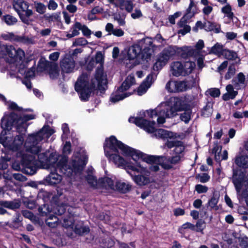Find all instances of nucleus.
Wrapping results in <instances>:
<instances>
[{"label": "nucleus", "instance_id": "obj_1", "mask_svg": "<svg viewBox=\"0 0 248 248\" xmlns=\"http://www.w3.org/2000/svg\"><path fill=\"white\" fill-rule=\"evenodd\" d=\"M54 132V130L49 127L44 126L38 132L29 135L25 142L27 153L22 156L21 160V164L27 174H34L39 165L44 169L50 170L51 172L46 177V181L48 184L51 185L59 184L62 180L61 175L55 171L59 170L60 172L68 177L75 176L83 170L88 158L86 151L83 149L75 152L68 164H65V158L57 162L58 155L56 153L50 154L48 157V152L39 154L42 150L40 142L47 139Z\"/></svg>", "mask_w": 248, "mask_h": 248}, {"label": "nucleus", "instance_id": "obj_2", "mask_svg": "<svg viewBox=\"0 0 248 248\" xmlns=\"http://www.w3.org/2000/svg\"><path fill=\"white\" fill-rule=\"evenodd\" d=\"M104 149L105 155L109 160L119 167H124L137 185L142 186L152 182L148 167L145 166L141 162H136L135 164L126 162L120 155V153H121L125 156H130L137 161L138 159L143 158L142 153L124 144L118 140L114 136H111L106 139Z\"/></svg>", "mask_w": 248, "mask_h": 248}, {"label": "nucleus", "instance_id": "obj_3", "mask_svg": "<svg viewBox=\"0 0 248 248\" xmlns=\"http://www.w3.org/2000/svg\"><path fill=\"white\" fill-rule=\"evenodd\" d=\"M95 61L99 66L96 70L94 78L92 79L91 83H89L88 75L82 74L75 84V90L79 93L82 100H87L93 89L105 90L107 86V75L104 73L103 69L104 56L101 52L96 53Z\"/></svg>", "mask_w": 248, "mask_h": 248}, {"label": "nucleus", "instance_id": "obj_4", "mask_svg": "<svg viewBox=\"0 0 248 248\" xmlns=\"http://www.w3.org/2000/svg\"><path fill=\"white\" fill-rule=\"evenodd\" d=\"M170 105L167 103H162L155 109L147 110L144 112V116L153 118L158 116L157 123L162 124L165 122L166 118H171L177 115L178 111L185 108L183 101L178 97L170 98Z\"/></svg>", "mask_w": 248, "mask_h": 248}, {"label": "nucleus", "instance_id": "obj_5", "mask_svg": "<svg viewBox=\"0 0 248 248\" xmlns=\"http://www.w3.org/2000/svg\"><path fill=\"white\" fill-rule=\"evenodd\" d=\"M0 49V58H4L9 63L14 64L16 69L15 72L25 73V55L21 48H16L12 45H3Z\"/></svg>", "mask_w": 248, "mask_h": 248}, {"label": "nucleus", "instance_id": "obj_6", "mask_svg": "<svg viewBox=\"0 0 248 248\" xmlns=\"http://www.w3.org/2000/svg\"><path fill=\"white\" fill-rule=\"evenodd\" d=\"M34 119L32 115L23 114L18 117L15 113H5L1 120L2 131L10 130L15 125L20 132L26 131L27 127L26 122Z\"/></svg>", "mask_w": 248, "mask_h": 248}, {"label": "nucleus", "instance_id": "obj_7", "mask_svg": "<svg viewBox=\"0 0 248 248\" xmlns=\"http://www.w3.org/2000/svg\"><path fill=\"white\" fill-rule=\"evenodd\" d=\"M157 46L153 44V40L150 37H146L140 40L138 44L130 46L127 52L129 59L134 60L137 58L141 53L142 57L145 59L149 58L156 49Z\"/></svg>", "mask_w": 248, "mask_h": 248}, {"label": "nucleus", "instance_id": "obj_8", "mask_svg": "<svg viewBox=\"0 0 248 248\" xmlns=\"http://www.w3.org/2000/svg\"><path fill=\"white\" fill-rule=\"evenodd\" d=\"M129 122L135 124L138 126L143 128L148 133H154L157 138L166 139H174L178 137L176 133L165 130L162 129L156 130L155 122H150L141 118L131 117L129 119Z\"/></svg>", "mask_w": 248, "mask_h": 248}, {"label": "nucleus", "instance_id": "obj_9", "mask_svg": "<svg viewBox=\"0 0 248 248\" xmlns=\"http://www.w3.org/2000/svg\"><path fill=\"white\" fill-rule=\"evenodd\" d=\"M23 141L24 138L21 135H17L14 138L6 131H2L0 135V143L5 148L13 151L19 149Z\"/></svg>", "mask_w": 248, "mask_h": 248}, {"label": "nucleus", "instance_id": "obj_10", "mask_svg": "<svg viewBox=\"0 0 248 248\" xmlns=\"http://www.w3.org/2000/svg\"><path fill=\"white\" fill-rule=\"evenodd\" d=\"M135 84V79L134 75H130L128 76L122 85L111 94L110 101L115 103L130 96L131 94L129 93L125 92Z\"/></svg>", "mask_w": 248, "mask_h": 248}, {"label": "nucleus", "instance_id": "obj_11", "mask_svg": "<svg viewBox=\"0 0 248 248\" xmlns=\"http://www.w3.org/2000/svg\"><path fill=\"white\" fill-rule=\"evenodd\" d=\"M195 68V63L190 61L183 63L180 62H174L170 65V71L172 75L177 77L189 75Z\"/></svg>", "mask_w": 248, "mask_h": 248}, {"label": "nucleus", "instance_id": "obj_12", "mask_svg": "<svg viewBox=\"0 0 248 248\" xmlns=\"http://www.w3.org/2000/svg\"><path fill=\"white\" fill-rule=\"evenodd\" d=\"M174 51L170 47L164 49L158 56L156 61L154 64V70L161 69L174 55Z\"/></svg>", "mask_w": 248, "mask_h": 248}, {"label": "nucleus", "instance_id": "obj_13", "mask_svg": "<svg viewBox=\"0 0 248 248\" xmlns=\"http://www.w3.org/2000/svg\"><path fill=\"white\" fill-rule=\"evenodd\" d=\"M76 63L73 58L67 55H66L60 62V66L63 73L73 72Z\"/></svg>", "mask_w": 248, "mask_h": 248}, {"label": "nucleus", "instance_id": "obj_14", "mask_svg": "<svg viewBox=\"0 0 248 248\" xmlns=\"http://www.w3.org/2000/svg\"><path fill=\"white\" fill-rule=\"evenodd\" d=\"M186 87V83L181 81L170 80L166 85V90L170 93L183 92Z\"/></svg>", "mask_w": 248, "mask_h": 248}, {"label": "nucleus", "instance_id": "obj_15", "mask_svg": "<svg viewBox=\"0 0 248 248\" xmlns=\"http://www.w3.org/2000/svg\"><path fill=\"white\" fill-rule=\"evenodd\" d=\"M232 181L237 194L241 197H244V195L241 194V189L245 182V175L244 173L240 171H234L232 176Z\"/></svg>", "mask_w": 248, "mask_h": 248}, {"label": "nucleus", "instance_id": "obj_16", "mask_svg": "<svg viewBox=\"0 0 248 248\" xmlns=\"http://www.w3.org/2000/svg\"><path fill=\"white\" fill-rule=\"evenodd\" d=\"M13 7L17 14L20 16L21 12H26L29 9V3L24 0H14L12 3Z\"/></svg>", "mask_w": 248, "mask_h": 248}, {"label": "nucleus", "instance_id": "obj_17", "mask_svg": "<svg viewBox=\"0 0 248 248\" xmlns=\"http://www.w3.org/2000/svg\"><path fill=\"white\" fill-rule=\"evenodd\" d=\"M155 80V78L153 74H151L149 75L146 77L145 80L138 88L137 90L138 95H141L145 93Z\"/></svg>", "mask_w": 248, "mask_h": 248}, {"label": "nucleus", "instance_id": "obj_18", "mask_svg": "<svg viewBox=\"0 0 248 248\" xmlns=\"http://www.w3.org/2000/svg\"><path fill=\"white\" fill-rule=\"evenodd\" d=\"M182 157V155H175L168 159L161 156L160 158L161 160L163 161V162L162 163V166L166 169H170L172 168V165L179 163Z\"/></svg>", "mask_w": 248, "mask_h": 248}, {"label": "nucleus", "instance_id": "obj_19", "mask_svg": "<svg viewBox=\"0 0 248 248\" xmlns=\"http://www.w3.org/2000/svg\"><path fill=\"white\" fill-rule=\"evenodd\" d=\"M232 84L236 90H240L246 86V78L244 74L240 72L232 80Z\"/></svg>", "mask_w": 248, "mask_h": 248}, {"label": "nucleus", "instance_id": "obj_20", "mask_svg": "<svg viewBox=\"0 0 248 248\" xmlns=\"http://www.w3.org/2000/svg\"><path fill=\"white\" fill-rule=\"evenodd\" d=\"M234 87L232 84H228L226 87V93L222 96V98L224 101L230 99H234L238 94V92L234 90Z\"/></svg>", "mask_w": 248, "mask_h": 248}, {"label": "nucleus", "instance_id": "obj_21", "mask_svg": "<svg viewBox=\"0 0 248 248\" xmlns=\"http://www.w3.org/2000/svg\"><path fill=\"white\" fill-rule=\"evenodd\" d=\"M19 204L18 203H15L11 202L0 201V214L3 215L6 213V211L3 208H7L11 209L18 208Z\"/></svg>", "mask_w": 248, "mask_h": 248}, {"label": "nucleus", "instance_id": "obj_22", "mask_svg": "<svg viewBox=\"0 0 248 248\" xmlns=\"http://www.w3.org/2000/svg\"><path fill=\"white\" fill-rule=\"evenodd\" d=\"M221 148L218 146L215 147L213 150V153L215 154V158L217 161L226 160L228 158L227 151L224 150L223 153H221Z\"/></svg>", "mask_w": 248, "mask_h": 248}, {"label": "nucleus", "instance_id": "obj_23", "mask_svg": "<svg viewBox=\"0 0 248 248\" xmlns=\"http://www.w3.org/2000/svg\"><path fill=\"white\" fill-rule=\"evenodd\" d=\"M222 56L229 60L236 61L238 60V62H236V63H239L240 62V59L238 57L237 53L233 50L225 49Z\"/></svg>", "mask_w": 248, "mask_h": 248}, {"label": "nucleus", "instance_id": "obj_24", "mask_svg": "<svg viewBox=\"0 0 248 248\" xmlns=\"http://www.w3.org/2000/svg\"><path fill=\"white\" fill-rule=\"evenodd\" d=\"M224 49L222 44L217 43L210 49L208 53L220 57L223 55Z\"/></svg>", "mask_w": 248, "mask_h": 248}, {"label": "nucleus", "instance_id": "obj_25", "mask_svg": "<svg viewBox=\"0 0 248 248\" xmlns=\"http://www.w3.org/2000/svg\"><path fill=\"white\" fill-rule=\"evenodd\" d=\"M204 30L207 31H214L217 33L220 31V26L216 23L207 21L204 22Z\"/></svg>", "mask_w": 248, "mask_h": 248}, {"label": "nucleus", "instance_id": "obj_26", "mask_svg": "<svg viewBox=\"0 0 248 248\" xmlns=\"http://www.w3.org/2000/svg\"><path fill=\"white\" fill-rule=\"evenodd\" d=\"M120 9L125 10L127 12H131L134 7L133 2L128 0H119V5Z\"/></svg>", "mask_w": 248, "mask_h": 248}, {"label": "nucleus", "instance_id": "obj_27", "mask_svg": "<svg viewBox=\"0 0 248 248\" xmlns=\"http://www.w3.org/2000/svg\"><path fill=\"white\" fill-rule=\"evenodd\" d=\"M115 186V190H119L123 193L128 191L131 188V185L129 184L123 182H116Z\"/></svg>", "mask_w": 248, "mask_h": 248}, {"label": "nucleus", "instance_id": "obj_28", "mask_svg": "<svg viewBox=\"0 0 248 248\" xmlns=\"http://www.w3.org/2000/svg\"><path fill=\"white\" fill-rule=\"evenodd\" d=\"M235 163L239 167L248 168V156L243 155L237 156L235 158Z\"/></svg>", "mask_w": 248, "mask_h": 248}, {"label": "nucleus", "instance_id": "obj_29", "mask_svg": "<svg viewBox=\"0 0 248 248\" xmlns=\"http://www.w3.org/2000/svg\"><path fill=\"white\" fill-rule=\"evenodd\" d=\"M102 183V186L106 189L115 190L116 186L114 182L110 178L106 177L100 180Z\"/></svg>", "mask_w": 248, "mask_h": 248}, {"label": "nucleus", "instance_id": "obj_30", "mask_svg": "<svg viewBox=\"0 0 248 248\" xmlns=\"http://www.w3.org/2000/svg\"><path fill=\"white\" fill-rule=\"evenodd\" d=\"M17 42L25 45H32L35 43V40L34 37H29L24 35H18Z\"/></svg>", "mask_w": 248, "mask_h": 248}, {"label": "nucleus", "instance_id": "obj_31", "mask_svg": "<svg viewBox=\"0 0 248 248\" xmlns=\"http://www.w3.org/2000/svg\"><path fill=\"white\" fill-rule=\"evenodd\" d=\"M1 20L3 21L8 26H13L15 25L17 22V19L14 16L10 15H6L1 17Z\"/></svg>", "mask_w": 248, "mask_h": 248}, {"label": "nucleus", "instance_id": "obj_32", "mask_svg": "<svg viewBox=\"0 0 248 248\" xmlns=\"http://www.w3.org/2000/svg\"><path fill=\"white\" fill-rule=\"evenodd\" d=\"M0 37L5 41L17 42L18 35L12 32H7L1 34Z\"/></svg>", "mask_w": 248, "mask_h": 248}, {"label": "nucleus", "instance_id": "obj_33", "mask_svg": "<svg viewBox=\"0 0 248 248\" xmlns=\"http://www.w3.org/2000/svg\"><path fill=\"white\" fill-rule=\"evenodd\" d=\"M75 232L77 234L82 235L88 232H89V228L87 226H84L82 223H80L75 227Z\"/></svg>", "mask_w": 248, "mask_h": 248}, {"label": "nucleus", "instance_id": "obj_34", "mask_svg": "<svg viewBox=\"0 0 248 248\" xmlns=\"http://www.w3.org/2000/svg\"><path fill=\"white\" fill-rule=\"evenodd\" d=\"M33 14V12L32 10H28L25 13V15H23L20 14V18L21 21L25 24L27 25H30L32 20L30 19V17L32 16Z\"/></svg>", "mask_w": 248, "mask_h": 248}, {"label": "nucleus", "instance_id": "obj_35", "mask_svg": "<svg viewBox=\"0 0 248 248\" xmlns=\"http://www.w3.org/2000/svg\"><path fill=\"white\" fill-rule=\"evenodd\" d=\"M236 72V69L234 64L230 65L228 68L227 71L226 73L224 78L226 80L231 79L234 76Z\"/></svg>", "mask_w": 248, "mask_h": 248}, {"label": "nucleus", "instance_id": "obj_36", "mask_svg": "<svg viewBox=\"0 0 248 248\" xmlns=\"http://www.w3.org/2000/svg\"><path fill=\"white\" fill-rule=\"evenodd\" d=\"M34 7L35 11L40 14H44L46 12V6L41 2L35 1Z\"/></svg>", "mask_w": 248, "mask_h": 248}, {"label": "nucleus", "instance_id": "obj_37", "mask_svg": "<svg viewBox=\"0 0 248 248\" xmlns=\"http://www.w3.org/2000/svg\"><path fill=\"white\" fill-rule=\"evenodd\" d=\"M58 219L55 216L50 215L46 219V224L50 227L54 228L57 225Z\"/></svg>", "mask_w": 248, "mask_h": 248}, {"label": "nucleus", "instance_id": "obj_38", "mask_svg": "<svg viewBox=\"0 0 248 248\" xmlns=\"http://www.w3.org/2000/svg\"><path fill=\"white\" fill-rule=\"evenodd\" d=\"M75 27L78 30H81L83 34L86 36H89L91 34V31L86 26L82 25L80 23L77 22L75 24Z\"/></svg>", "mask_w": 248, "mask_h": 248}, {"label": "nucleus", "instance_id": "obj_39", "mask_svg": "<svg viewBox=\"0 0 248 248\" xmlns=\"http://www.w3.org/2000/svg\"><path fill=\"white\" fill-rule=\"evenodd\" d=\"M221 11L226 16L229 18L232 19L233 16V14L232 11V8L229 4H227L225 6L223 7L221 9Z\"/></svg>", "mask_w": 248, "mask_h": 248}, {"label": "nucleus", "instance_id": "obj_40", "mask_svg": "<svg viewBox=\"0 0 248 248\" xmlns=\"http://www.w3.org/2000/svg\"><path fill=\"white\" fill-rule=\"evenodd\" d=\"M184 149L185 147L182 145V142L180 141L177 142L174 149V155H182V157H183Z\"/></svg>", "mask_w": 248, "mask_h": 248}, {"label": "nucleus", "instance_id": "obj_41", "mask_svg": "<svg viewBox=\"0 0 248 248\" xmlns=\"http://www.w3.org/2000/svg\"><path fill=\"white\" fill-rule=\"evenodd\" d=\"M190 2L188 8L187 9V13L185 15L186 16L190 18L192 17L195 14V11L194 8H195V5L193 0H190Z\"/></svg>", "mask_w": 248, "mask_h": 248}, {"label": "nucleus", "instance_id": "obj_42", "mask_svg": "<svg viewBox=\"0 0 248 248\" xmlns=\"http://www.w3.org/2000/svg\"><path fill=\"white\" fill-rule=\"evenodd\" d=\"M186 229H189L192 231H194L195 229V225L189 222H186L182 225V226L179 229V232L181 233H185V230Z\"/></svg>", "mask_w": 248, "mask_h": 248}, {"label": "nucleus", "instance_id": "obj_43", "mask_svg": "<svg viewBox=\"0 0 248 248\" xmlns=\"http://www.w3.org/2000/svg\"><path fill=\"white\" fill-rule=\"evenodd\" d=\"M210 176L205 173L199 174L196 176V179H198L200 182L202 183H205L208 182L210 180Z\"/></svg>", "mask_w": 248, "mask_h": 248}, {"label": "nucleus", "instance_id": "obj_44", "mask_svg": "<svg viewBox=\"0 0 248 248\" xmlns=\"http://www.w3.org/2000/svg\"><path fill=\"white\" fill-rule=\"evenodd\" d=\"M191 111L190 110H187L181 114L180 118L182 121L187 123L191 119Z\"/></svg>", "mask_w": 248, "mask_h": 248}, {"label": "nucleus", "instance_id": "obj_45", "mask_svg": "<svg viewBox=\"0 0 248 248\" xmlns=\"http://www.w3.org/2000/svg\"><path fill=\"white\" fill-rule=\"evenodd\" d=\"M206 94L213 97H218L220 95V90L217 88H211L206 92Z\"/></svg>", "mask_w": 248, "mask_h": 248}, {"label": "nucleus", "instance_id": "obj_46", "mask_svg": "<svg viewBox=\"0 0 248 248\" xmlns=\"http://www.w3.org/2000/svg\"><path fill=\"white\" fill-rule=\"evenodd\" d=\"M218 202V197L214 195L212 198L208 202V205L211 208H216Z\"/></svg>", "mask_w": 248, "mask_h": 248}, {"label": "nucleus", "instance_id": "obj_47", "mask_svg": "<svg viewBox=\"0 0 248 248\" xmlns=\"http://www.w3.org/2000/svg\"><path fill=\"white\" fill-rule=\"evenodd\" d=\"M195 190L199 194L205 193L208 190V188L207 186L200 184H198L195 186Z\"/></svg>", "mask_w": 248, "mask_h": 248}, {"label": "nucleus", "instance_id": "obj_48", "mask_svg": "<svg viewBox=\"0 0 248 248\" xmlns=\"http://www.w3.org/2000/svg\"><path fill=\"white\" fill-rule=\"evenodd\" d=\"M86 180L92 186H95L97 185V180L96 179L92 174H89L86 177Z\"/></svg>", "mask_w": 248, "mask_h": 248}, {"label": "nucleus", "instance_id": "obj_49", "mask_svg": "<svg viewBox=\"0 0 248 248\" xmlns=\"http://www.w3.org/2000/svg\"><path fill=\"white\" fill-rule=\"evenodd\" d=\"M195 231L201 232L203 231L205 227V222L202 220H200L197 222L196 224L195 225Z\"/></svg>", "mask_w": 248, "mask_h": 248}, {"label": "nucleus", "instance_id": "obj_50", "mask_svg": "<svg viewBox=\"0 0 248 248\" xmlns=\"http://www.w3.org/2000/svg\"><path fill=\"white\" fill-rule=\"evenodd\" d=\"M59 72L58 67L55 65L53 68H52L49 71L50 77L52 78H55L58 77Z\"/></svg>", "mask_w": 248, "mask_h": 248}, {"label": "nucleus", "instance_id": "obj_51", "mask_svg": "<svg viewBox=\"0 0 248 248\" xmlns=\"http://www.w3.org/2000/svg\"><path fill=\"white\" fill-rule=\"evenodd\" d=\"M25 73L24 74L20 73L21 75L25 76L26 78H31L34 77V70L33 69H29L28 71H27L26 68V62H25Z\"/></svg>", "mask_w": 248, "mask_h": 248}, {"label": "nucleus", "instance_id": "obj_52", "mask_svg": "<svg viewBox=\"0 0 248 248\" xmlns=\"http://www.w3.org/2000/svg\"><path fill=\"white\" fill-rule=\"evenodd\" d=\"M87 41L83 38H79L77 39L73 42V46H84L87 44Z\"/></svg>", "mask_w": 248, "mask_h": 248}, {"label": "nucleus", "instance_id": "obj_53", "mask_svg": "<svg viewBox=\"0 0 248 248\" xmlns=\"http://www.w3.org/2000/svg\"><path fill=\"white\" fill-rule=\"evenodd\" d=\"M66 206L67 205L65 204L58 205L56 208L57 211H55V213L60 215H62L65 212Z\"/></svg>", "mask_w": 248, "mask_h": 248}, {"label": "nucleus", "instance_id": "obj_54", "mask_svg": "<svg viewBox=\"0 0 248 248\" xmlns=\"http://www.w3.org/2000/svg\"><path fill=\"white\" fill-rule=\"evenodd\" d=\"M63 134L62 135V139H66L67 138V135L69 133V128L68 125L66 124H64L62 125V127Z\"/></svg>", "mask_w": 248, "mask_h": 248}, {"label": "nucleus", "instance_id": "obj_55", "mask_svg": "<svg viewBox=\"0 0 248 248\" xmlns=\"http://www.w3.org/2000/svg\"><path fill=\"white\" fill-rule=\"evenodd\" d=\"M228 65V62L227 61H224L217 67V71L219 73H220V74H221L224 71V70L227 67Z\"/></svg>", "mask_w": 248, "mask_h": 248}, {"label": "nucleus", "instance_id": "obj_56", "mask_svg": "<svg viewBox=\"0 0 248 248\" xmlns=\"http://www.w3.org/2000/svg\"><path fill=\"white\" fill-rule=\"evenodd\" d=\"M181 15V12H177L173 15L170 16L169 17L170 22L172 24H174L175 23V19L179 17Z\"/></svg>", "mask_w": 248, "mask_h": 248}, {"label": "nucleus", "instance_id": "obj_57", "mask_svg": "<svg viewBox=\"0 0 248 248\" xmlns=\"http://www.w3.org/2000/svg\"><path fill=\"white\" fill-rule=\"evenodd\" d=\"M114 19L115 20L117 21L118 24L120 26H123L125 24L124 19L122 18L119 15H114Z\"/></svg>", "mask_w": 248, "mask_h": 248}, {"label": "nucleus", "instance_id": "obj_58", "mask_svg": "<svg viewBox=\"0 0 248 248\" xmlns=\"http://www.w3.org/2000/svg\"><path fill=\"white\" fill-rule=\"evenodd\" d=\"M46 17L49 21H58L60 18V14H53L51 15H49V16H47Z\"/></svg>", "mask_w": 248, "mask_h": 248}, {"label": "nucleus", "instance_id": "obj_59", "mask_svg": "<svg viewBox=\"0 0 248 248\" xmlns=\"http://www.w3.org/2000/svg\"><path fill=\"white\" fill-rule=\"evenodd\" d=\"M142 16L141 11L139 9H136L134 12L131 14V17L133 19L139 18Z\"/></svg>", "mask_w": 248, "mask_h": 248}, {"label": "nucleus", "instance_id": "obj_60", "mask_svg": "<svg viewBox=\"0 0 248 248\" xmlns=\"http://www.w3.org/2000/svg\"><path fill=\"white\" fill-rule=\"evenodd\" d=\"M71 152V143L70 142H66L63 148V153L65 155L70 154Z\"/></svg>", "mask_w": 248, "mask_h": 248}, {"label": "nucleus", "instance_id": "obj_61", "mask_svg": "<svg viewBox=\"0 0 248 248\" xmlns=\"http://www.w3.org/2000/svg\"><path fill=\"white\" fill-rule=\"evenodd\" d=\"M154 39L157 42L161 44L162 45H164L166 44V40L163 38L160 34H157Z\"/></svg>", "mask_w": 248, "mask_h": 248}, {"label": "nucleus", "instance_id": "obj_62", "mask_svg": "<svg viewBox=\"0 0 248 248\" xmlns=\"http://www.w3.org/2000/svg\"><path fill=\"white\" fill-rule=\"evenodd\" d=\"M47 6L48 9L55 10L57 8L58 4L54 0H50L48 2Z\"/></svg>", "mask_w": 248, "mask_h": 248}, {"label": "nucleus", "instance_id": "obj_63", "mask_svg": "<svg viewBox=\"0 0 248 248\" xmlns=\"http://www.w3.org/2000/svg\"><path fill=\"white\" fill-rule=\"evenodd\" d=\"M64 223L63 226L65 227H73V219L71 217H69V219L64 218L63 219Z\"/></svg>", "mask_w": 248, "mask_h": 248}, {"label": "nucleus", "instance_id": "obj_64", "mask_svg": "<svg viewBox=\"0 0 248 248\" xmlns=\"http://www.w3.org/2000/svg\"><path fill=\"white\" fill-rule=\"evenodd\" d=\"M240 245L243 248H248V237L242 238L240 240Z\"/></svg>", "mask_w": 248, "mask_h": 248}]
</instances>
